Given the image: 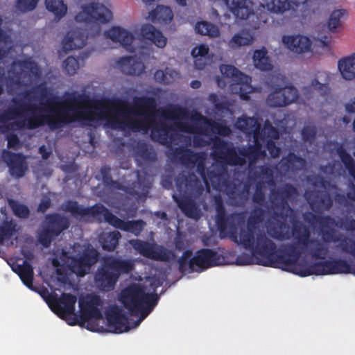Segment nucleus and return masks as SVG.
I'll use <instances>...</instances> for the list:
<instances>
[{
  "label": "nucleus",
  "instance_id": "obj_23",
  "mask_svg": "<svg viewBox=\"0 0 355 355\" xmlns=\"http://www.w3.org/2000/svg\"><path fill=\"white\" fill-rule=\"evenodd\" d=\"M2 158L8 166L10 175L17 178H22L28 170L26 157L20 153H14L9 150H3Z\"/></svg>",
  "mask_w": 355,
  "mask_h": 355
},
{
  "label": "nucleus",
  "instance_id": "obj_25",
  "mask_svg": "<svg viewBox=\"0 0 355 355\" xmlns=\"http://www.w3.org/2000/svg\"><path fill=\"white\" fill-rule=\"evenodd\" d=\"M305 198L311 209L313 211H328L333 206V199L327 191H307L305 192Z\"/></svg>",
  "mask_w": 355,
  "mask_h": 355
},
{
  "label": "nucleus",
  "instance_id": "obj_26",
  "mask_svg": "<svg viewBox=\"0 0 355 355\" xmlns=\"http://www.w3.org/2000/svg\"><path fill=\"white\" fill-rule=\"evenodd\" d=\"M220 166L222 168H207L203 160L197 162V173L207 187L210 183L214 189H216L221 183L227 166Z\"/></svg>",
  "mask_w": 355,
  "mask_h": 355
},
{
  "label": "nucleus",
  "instance_id": "obj_41",
  "mask_svg": "<svg viewBox=\"0 0 355 355\" xmlns=\"http://www.w3.org/2000/svg\"><path fill=\"white\" fill-rule=\"evenodd\" d=\"M121 234L118 231L106 233L100 236L99 241L101 248L105 251L113 252L119 245Z\"/></svg>",
  "mask_w": 355,
  "mask_h": 355
},
{
  "label": "nucleus",
  "instance_id": "obj_61",
  "mask_svg": "<svg viewBox=\"0 0 355 355\" xmlns=\"http://www.w3.org/2000/svg\"><path fill=\"white\" fill-rule=\"evenodd\" d=\"M266 149L269 151L270 156L272 158H277L279 156L281 148L277 146L275 141L269 139L266 141Z\"/></svg>",
  "mask_w": 355,
  "mask_h": 355
},
{
  "label": "nucleus",
  "instance_id": "obj_2",
  "mask_svg": "<svg viewBox=\"0 0 355 355\" xmlns=\"http://www.w3.org/2000/svg\"><path fill=\"white\" fill-rule=\"evenodd\" d=\"M93 107L101 112L113 114L114 119L111 121L113 128H128L135 132L140 130L146 131L148 125L140 119H130L128 114L142 116L144 121L148 123H153L156 116L159 115L165 120L175 121V128L190 134L200 133L207 135V130L198 125L201 123L210 127L212 131L216 132L219 136L227 137L232 132L230 128L225 123L208 119L198 111H194L190 116V119L195 123L194 124L182 122V120L189 118V111L186 107L179 104H168L164 108L157 110V101L153 97H135L134 106H130L119 98L97 100L93 103Z\"/></svg>",
  "mask_w": 355,
  "mask_h": 355
},
{
  "label": "nucleus",
  "instance_id": "obj_8",
  "mask_svg": "<svg viewBox=\"0 0 355 355\" xmlns=\"http://www.w3.org/2000/svg\"><path fill=\"white\" fill-rule=\"evenodd\" d=\"M176 190L178 193H173V200L185 216L191 218L200 216L199 205L195 200L203 195L205 187L202 181L194 173L187 175H182L176 178Z\"/></svg>",
  "mask_w": 355,
  "mask_h": 355
},
{
  "label": "nucleus",
  "instance_id": "obj_30",
  "mask_svg": "<svg viewBox=\"0 0 355 355\" xmlns=\"http://www.w3.org/2000/svg\"><path fill=\"white\" fill-rule=\"evenodd\" d=\"M107 38L119 44L126 50H132V44L134 41V35L127 29L114 26L105 32Z\"/></svg>",
  "mask_w": 355,
  "mask_h": 355
},
{
  "label": "nucleus",
  "instance_id": "obj_22",
  "mask_svg": "<svg viewBox=\"0 0 355 355\" xmlns=\"http://www.w3.org/2000/svg\"><path fill=\"white\" fill-rule=\"evenodd\" d=\"M15 106L8 107L7 109L0 113V123H5L7 121L21 118L25 112H29L33 115H36V111L38 107L36 104L24 103L18 98L12 99Z\"/></svg>",
  "mask_w": 355,
  "mask_h": 355
},
{
  "label": "nucleus",
  "instance_id": "obj_43",
  "mask_svg": "<svg viewBox=\"0 0 355 355\" xmlns=\"http://www.w3.org/2000/svg\"><path fill=\"white\" fill-rule=\"evenodd\" d=\"M111 171L112 168L110 165H103L101 166L99 173L101 180H103V184L109 189H122L121 184L112 179Z\"/></svg>",
  "mask_w": 355,
  "mask_h": 355
},
{
  "label": "nucleus",
  "instance_id": "obj_42",
  "mask_svg": "<svg viewBox=\"0 0 355 355\" xmlns=\"http://www.w3.org/2000/svg\"><path fill=\"white\" fill-rule=\"evenodd\" d=\"M17 232V224L12 220H4L0 223V245L10 239Z\"/></svg>",
  "mask_w": 355,
  "mask_h": 355
},
{
  "label": "nucleus",
  "instance_id": "obj_4",
  "mask_svg": "<svg viewBox=\"0 0 355 355\" xmlns=\"http://www.w3.org/2000/svg\"><path fill=\"white\" fill-rule=\"evenodd\" d=\"M91 100L74 92L67 94L65 99L60 101L58 97H51L45 104L48 113L34 115L24 120L15 121L10 124L11 128L34 130L46 124L51 130H57L74 121L94 119L93 112L83 105Z\"/></svg>",
  "mask_w": 355,
  "mask_h": 355
},
{
  "label": "nucleus",
  "instance_id": "obj_10",
  "mask_svg": "<svg viewBox=\"0 0 355 355\" xmlns=\"http://www.w3.org/2000/svg\"><path fill=\"white\" fill-rule=\"evenodd\" d=\"M99 256L98 252L94 247L88 246L78 256H71L63 250L60 259L67 264L71 273L78 277H84L90 272L92 267L97 263Z\"/></svg>",
  "mask_w": 355,
  "mask_h": 355
},
{
  "label": "nucleus",
  "instance_id": "obj_64",
  "mask_svg": "<svg viewBox=\"0 0 355 355\" xmlns=\"http://www.w3.org/2000/svg\"><path fill=\"white\" fill-rule=\"evenodd\" d=\"M209 53V48L204 44L193 48L191 51V55L193 57H206Z\"/></svg>",
  "mask_w": 355,
  "mask_h": 355
},
{
  "label": "nucleus",
  "instance_id": "obj_37",
  "mask_svg": "<svg viewBox=\"0 0 355 355\" xmlns=\"http://www.w3.org/2000/svg\"><path fill=\"white\" fill-rule=\"evenodd\" d=\"M338 71L345 80L355 78V53L338 61Z\"/></svg>",
  "mask_w": 355,
  "mask_h": 355
},
{
  "label": "nucleus",
  "instance_id": "obj_12",
  "mask_svg": "<svg viewBox=\"0 0 355 355\" xmlns=\"http://www.w3.org/2000/svg\"><path fill=\"white\" fill-rule=\"evenodd\" d=\"M227 8L236 19H247L254 13L251 0H224ZM268 9L275 13H282L289 8L288 0H264Z\"/></svg>",
  "mask_w": 355,
  "mask_h": 355
},
{
  "label": "nucleus",
  "instance_id": "obj_16",
  "mask_svg": "<svg viewBox=\"0 0 355 355\" xmlns=\"http://www.w3.org/2000/svg\"><path fill=\"white\" fill-rule=\"evenodd\" d=\"M130 243L140 255L147 259L160 261H169L175 259V254L162 245L150 243L139 239H131Z\"/></svg>",
  "mask_w": 355,
  "mask_h": 355
},
{
  "label": "nucleus",
  "instance_id": "obj_47",
  "mask_svg": "<svg viewBox=\"0 0 355 355\" xmlns=\"http://www.w3.org/2000/svg\"><path fill=\"white\" fill-rule=\"evenodd\" d=\"M45 3L46 8L58 19L62 18L67 13V6L64 3L63 0H46Z\"/></svg>",
  "mask_w": 355,
  "mask_h": 355
},
{
  "label": "nucleus",
  "instance_id": "obj_44",
  "mask_svg": "<svg viewBox=\"0 0 355 355\" xmlns=\"http://www.w3.org/2000/svg\"><path fill=\"white\" fill-rule=\"evenodd\" d=\"M253 36L248 31H241L233 35L229 42V46L232 49H236L242 46H248L252 44Z\"/></svg>",
  "mask_w": 355,
  "mask_h": 355
},
{
  "label": "nucleus",
  "instance_id": "obj_46",
  "mask_svg": "<svg viewBox=\"0 0 355 355\" xmlns=\"http://www.w3.org/2000/svg\"><path fill=\"white\" fill-rule=\"evenodd\" d=\"M195 31L202 35H208L210 37H216L220 35L218 28L214 24L206 21L197 22L195 25Z\"/></svg>",
  "mask_w": 355,
  "mask_h": 355
},
{
  "label": "nucleus",
  "instance_id": "obj_31",
  "mask_svg": "<svg viewBox=\"0 0 355 355\" xmlns=\"http://www.w3.org/2000/svg\"><path fill=\"white\" fill-rule=\"evenodd\" d=\"M116 64L123 74L129 76H139L144 70L142 62L132 55L119 58Z\"/></svg>",
  "mask_w": 355,
  "mask_h": 355
},
{
  "label": "nucleus",
  "instance_id": "obj_60",
  "mask_svg": "<svg viewBox=\"0 0 355 355\" xmlns=\"http://www.w3.org/2000/svg\"><path fill=\"white\" fill-rule=\"evenodd\" d=\"M7 147L8 148L19 149L21 147L22 143L20 141L18 136L15 133H10L6 135Z\"/></svg>",
  "mask_w": 355,
  "mask_h": 355
},
{
  "label": "nucleus",
  "instance_id": "obj_28",
  "mask_svg": "<svg viewBox=\"0 0 355 355\" xmlns=\"http://www.w3.org/2000/svg\"><path fill=\"white\" fill-rule=\"evenodd\" d=\"M87 41V36L83 31L73 29L69 31L65 35L62 44V50L65 53L74 49L83 48Z\"/></svg>",
  "mask_w": 355,
  "mask_h": 355
},
{
  "label": "nucleus",
  "instance_id": "obj_40",
  "mask_svg": "<svg viewBox=\"0 0 355 355\" xmlns=\"http://www.w3.org/2000/svg\"><path fill=\"white\" fill-rule=\"evenodd\" d=\"M267 53H268V51L263 47L259 50L254 51L253 54V62L255 67L263 71H268L272 68Z\"/></svg>",
  "mask_w": 355,
  "mask_h": 355
},
{
  "label": "nucleus",
  "instance_id": "obj_20",
  "mask_svg": "<svg viewBox=\"0 0 355 355\" xmlns=\"http://www.w3.org/2000/svg\"><path fill=\"white\" fill-rule=\"evenodd\" d=\"M223 261L224 257L216 250L202 248L197 250L195 255L191 258L190 266L196 265L197 272H200L211 267L220 265Z\"/></svg>",
  "mask_w": 355,
  "mask_h": 355
},
{
  "label": "nucleus",
  "instance_id": "obj_5",
  "mask_svg": "<svg viewBox=\"0 0 355 355\" xmlns=\"http://www.w3.org/2000/svg\"><path fill=\"white\" fill-rule=\"evenodd\" d=\"M254 144L248 147L239 148L237 152L232 143L215 137L211 139L212 158L215 162L225 167L227 166L242 167L246 164V159L249 160V166H253L259 159H263L266 155V150L262 148L260 141L259 140H254Z\"/></svg>",
  "mask_w": 355,
  "mask_h": 355
},
{
  "label": "nucleus",
  "instance_id": "obj_38",
  "mask_svg": "<svg viewBox=\"0 0 355 355\" xmlns=\"http://www.w3.org/2000/svg\"><path fill=\"white\" fill-rule=\"evenodd\" d=\"M174 15L168 6H157L155 9L150 11V19L154 23L168 24Z\"/></svg>",
  "mask_w": 355,
  "mask_h": 355
},
{
  "label": "nucleus",
  "instance_id": "obj_6",
  "mask_svg": "<svg viewBox=\"0 0 355 355\" xmlns=\"http://www.w3.org/2000/svg\"><path fill=\"white\" fill-rule=\"evenodd\" d=\"M63 210L79 220H86L90 217L102 215L105 220L112 227L123 232H130L135 236H139L141 234L146 225V223L141 219L123 220L101 204H96L90 207H84L79 205L78 202L69 200L63 205Z\"/></svg>",
  "mask_w": 355,
  "mask_h": 355
},
{
  "label": "nucleus",
  "instance_id": "obj_7",
  "mask_svg": "<svg viewBox=\"0 0 355 355\" xmlns=\"http://www.w3.org/2000/svg\"><path fill=\"white\" fill-rule=\"evenodd\" d=\"M119 301L132 316H139L132 328H136L151 313L159 300L155 292L147 293L145 288L138 283H132L123 288Z\"/></svg>",
  "mask_w": 355,
  "mask_h": 355
},
{
  "label": "nucleus",
  "instance_id": "obj_34",
  "mask_svg": "<svg viewBox=\"0 0 355 355\" xmlns=\"http://www.w3.org/2000/svg\"><path fill=\"white\" fill-rule=\"evenodd\" d=\"M306 166V160L293 152H289L285 157H283L279 164L280 169L285 172H295Z\"/></svg>",
  "mask_w": 355,
  "mask_h": 355
},
{
  "label": "nucleus",
  "instance_id": "obj_53",
  "mask_svg": "<svg viewBox=\"0 0 355 355\" xmlns=\"http://www.w3.org/2000/svg\"><path fill=\"white\" fill-rule=\"evenodd\" d=\"M8 205H10L12 212L17 217L24 219L28 218L30 210L26 205L13 200H10Z\"/></svg>",
  "mask_w": 355,
  "mask_h": 355
},
{
  "label": "nucleus",
  "instance_id": "obj_29",
  "mask_svg": "<svg viewBox=\"0 0 355 355\" xmlns=\"http://www.w3.org/2000/svg\"><path fill=\"white\" fill-rule=\"evenodd\" d=\"M282 42L289 50L295 53H304L311 49V42L310 39L304 35H284Z\"/></svg>",
  "mask_w": 355,
  "mask_h": 355
},
{
  "label": "nucleus",
  "instance_id": "obj_18",
  "mask_svg": "<svg viewBox=\"0 0 355 355\" xmlns=\"http://www.w3.org/2000/svg\"><path fill=\"white\" fill-rule=\"evenodd\" d=\"M46 302L58 316L64 319L67 315L73 313L76 297L68 293H62L60 297L49 294Z\"/></svg>",
  "mask_w": 355,
  "mask_h": 355
},
{
  "label": "nucleus",
  "instance_id": "obj_32",
  "mask_svg": "<svg viewBox=\"0 0 355 355\" xmlns=\"http://www.w3.org/2000/svg\"><path fill=\"white\" fill-rule=\"evenodd\" d=\"M140 34L143 39L150 41L158 48H164L166 44V38L162 32L151 24H144Z\"/></svg>",
  "mask_w": 355,
  "mask_h": 355
},
{
  "label": "nucleus",
  "instance_id": "obj_62",
  "mask_svg": "<svg viewBox=\"0 0 355 355\" xmlns=\"http://www.w3.org/2000/svg\"><path fill=\"white\" fill-rule=\"evenodd\" d=\"M338 227L344 228L348 232H354L355 231V219L347 217L345 219L342 220Z\"/></svg>",
  "mask_w": 355,
  "mask_h": 355
},
{
  "label": "nucleus",
  "instance_id": "obj_48",
  "mask_svg": "<svg viewBox=\"0 0 355 355\" xmlns=\"http://www.w3.org/2000/svg\"><path fill=\"white\" fill-rule=\"evenodd\" d=\"M135 155L142 162L150 164L156 160L155 153L150 150L145 143H138L136 150Z\"/></svg>",
  "mask_w": 355,
  "mask_h": 355
},
{
  "label": "nucleus",
  "instance_id": "obj_49",
  "mask_svg": "<svg viewBox=\"0 0 355 355\" xmlns=\"http://www.w3.org/2000/svg\"><path fill=\"white\" fill-rule=\"evenodd\" d=\"M192 252L191 250H185L178 262L179 265V270L182 273L198 272L196 265L190 266L191 258L192 257Z\"/></svg>",
  "mask_w": 355,
  "mask_h": 355
},
{
  "label": "nucleus",
  "instance_id": "obj_24",
  "mask_svg": "<svg viewBox=\"0 0 355 355\" xmlns=\"http://www.w3.org/2000/svg\"><path fill=\"white\" fill-rule=\"evenodd\" d=\"M223 187L224 191L231 201V203L236 206L245 205L248 199L249 188L247 186L242 187L240 183L227 180L220 181L218 187Z\"/></svg>",
  "mask_w": 355,
  "mask_h": 355
},
{
  "label": "nucleus",
  "instance_id": "obj_19",
  "mask_svg": "<svg viewBox=\"0 0 355 355\" xmlns=\"http://www.w3.org/2000/svg\"><path fill=\"white\" fill-rule=\"evenodd\" d=\"M220 73L225 77H229L236 81V87H239V97L243 100H249L250 94L252 87L251 85L252 78L241 73L235 67L229 64L220 65Z\"/></svg>",
  "mask_w": 355,
  "mask_h": 355
},
{
  "label": "nucleus",
  "instance_id": "obj_55",
  "mask_svg": "<svg viewBox=\"0 0 355 355\" xmlns=\"http://www.w3.org/2000/svg\"><path fill=\"white\" fill-rule=\"evenodd\" d=\"M317 134L315 125H304L301 131L302 139L305 143L311 144L317 138Z\"/></svg>",
  "mask_w": 355,
  "mask_h": 355
},
{
  "label": "nucleus",
  "instance_id": "obj_9",
  "mask_svg": "<svg viewBox=\"0 0 355 355\" xmlns=\"http://www.w3.org/2000/svg\"><path fill=\"white\" fill-rule=\"evenodd\" d=\"M135 269V261L121 257L107 256L103 258V263L94 275L96 287L101 291L114 289L121 275H128Z\"/></svg>",
  "mask_w": 355,
  "mask_h": 355
},
{
  "label": "nucleus",
  "instance_id": "obj_35",
  "mask_svg": "<svg viewBox=\"0 0 355 355\" xmlns=\"http://www.w3.org/2000/svg\"><path fill=\"white\" fill-rule=\"evenodd\" d=\"M171 157L173 159L178 160L182 164H195L198 162L199 155L194 153L190 148L184 146L172 148L171 146Z\"/></svg>",
  "mask_w": 355,
  "mask_h": 355
},
{
  "label": "nucleus",
  "instance_id": "obj_52",
  "mask_svg": "<svg viewBox=\"0 0 355 355\" xmlns=\"http://www.w3.org/2000/svg\"><path fill=\"white\" fill-rule=\"evenodd\" d=\"M259 177L262 180H265V182H263L271 187L275 186V181L274 179V168L268 165H261L259 166Z\"/></svg>",
  "mask_w": 355,
  "mask_h": 355
},
{
  "label": "nucleus",
  "instance_id": "obj_27",
  "mask_svg": "<svg viewBox=\"0 0 355 355\" xmlns=\"http://www.w3.org/2000/svg\"><path fill=\"white\" fill-rule=\"evenodd\" d=\"M107 324L110 328H114L115 333L127 331L131 327L127 326L128 318L117 306H113L105 312Z\"/></svg>",
  "mask_w": 355,
  "mask_h": 355
},
{
  "label": "nucleus",
  "instance_id": "obj_11",
  "mask_svg": "<svg viewBox=\"0 0 355 355\" xmlns=\"http://www.w3.org/2000/svg\"><path fill=\"white\" fill-rule=\"evenodd\" d=\"M338 226L334 218L329 215L320 218V234L325 243H338V248L344 252L355 257V240L343 234L336 235V231L332 227Z\"/></svg>",
  "mask_w": 355,
  "mask_h": 355
},
{
  "label": "nucleus",
  "instance_id": "obj_51",
  "mask_svg": "<svg viewBox=\"0 0 355 355\" xmlns=\"http://www.w3.org/2000/svg\"><path fill=\"white\" fill-rule=\"evenodd\" d=\"M346 12L345 9L334 10L329 16L328 29L331 32H337V29L342 26L341 18Z\"/></svg>",
  "mask_w": 355,
  "mask_h": 355
},
{
  "label": "nucleus",
  "instance_id": "obj_33",
  "mask_svg": "<svg viewBox=\"0 0 355 355\" xmlns=\"http://www.w3.org/2000/svg\"><path fill=\"white\" fill-rule=\"evenodd\" d=\"M172 130V125L165 122H159L153 126L151 137L153 140L160 143L162 145L171 146L173 140V137L171 134Z\"/></svg>",
  "mask_w": 355,
  "mask_h": 355
},
{
  "label": "nucleus",
  "instance_id": "obj_57",
  "mask_svg": "<svg viewBox=\"0 0 355 355\" xmlns=\"http://www.w3.org/2000/svg\"><path fill=\"white\" fill-rule=\"evenodd\" d=\"M63 67L67 75L73 76L80 67V64L73 56H68L63 62Z\"/></svg>",
  "mask_w": 355,
  "mask_h": 355
},
{
  "label": "nucleus",
  "instance_id": "obj_58",
  "mask_svg": "<svg viewBox=\"0 0 355 355\" xmlns=\"http://www.w3.org/2000/svg\"><path fill=\"white\" fill-rule=\"evenodd\" d=\"M39 0H17V8L21 12L33 10L37 5Z\"/></svg>",
  "mask_w": 355,
  "mask_h": 355
},
{
  "label": "nucleus",
  "instance_id": "obj_1",
  "mask_svg": "<svg viewBox=\"0 0 355 355\" xmlns=\"http://www.w3.org/2000/svg\"><path fill=\"white\" fill-rule=\"evenodd\" d=\"M297 194V189L289 183L270 190V200L277 211H274L272 218L266 222L268 235L281 241L292 238L295 241V243L285 244L284 249L279 252L281 254L272 268H279L302 277L313 275H333L331 259L311 264L305 261H300L301 254L306 248H309L313 259H324L327 248L319 240L311 238L309 227L302 222L293 221L292 227L286 222L288 212L292 211L288 203Z\"/></svg>",
  "mask_w": 355,
  "mask_h": 355
},
{
  "label": "nucleus",
  "instance_id": "obj_21",
  "mask_svg": "<svg viewBox=\"0 0 355 355\" xmlns=\"http://www.w3.org/2000/svg\"><path fill=\"white\" fill-rule=\"evenodd\" d=\"M298 98V91L293 86L277 87L271 92L266 98V103L270 107H285L295 101Z\"/></svg>",
  "mask_w": 355,
  "mask_h": 355
},
{
  "label": "nucleus",
  "instance_id": "obj_14",
  "mask_svg": "<svg viewBox=\"0 0 355 355\" xmlns=\"http://www.w3.org/2000/svg\"><path fill=\"white\" fill-rule=\"evenodd\" d=\"M238 128L248 133H252L254 141L264 142L269 139L277 140L279 137L278 130L268 121H266L263 127L254 118H245L238 121Z\"/></svg>",
  "mask_w": 355,
  "mask_h": 355
},
{
  "label": "nucleus",
  "instance_id": "obj_59",
  "mask_svg": "<svg viewBox=\"0 0 355 355\" xmlns=\"http://www.w3.org/2000/svg\"><path fill=\"white\" fill-rule=\"evenodd\" d=\"M10 42V37L0 27V60L3 59L8 53V49L1 46V44L6 45Z\"/></svg>",
  "mask_w": 355,
  "mask_h": 355
},
{
  "label": "nucleus",
  "instance_id": "obj_45",
  "mask_svg": "<svg viewBox=\"0 0 355 355\" xmlns=\"http://www.w3.org/2000/svg\"><path fill=\"white\" fill-rule=\"evenodd\" d=\"M178 71L166 67L165 70H157L155 73V78L157 81L163 84H171L180 78Z\"/></svg>",
  "mask_w": 355,
  "mask_h": 355
},
{
  "label": "nucleus",
  "instance_id": "obj_50",
  "mask_svg": "<svg viewBox=\"0 0 355 355\" xmlns=\"http://www.w3.org/2000/svg\"><path fill=\"white\" fill-rule=\"evenodd\" d=\"M333 275L349 274L352 272V265L345 259H331Z\"/></svg>",
  "mask_w": 355,
  "mask_h": 355
},
{
  "label": "nucleus",
  "instance_id": "obj_15",
  "mask_svg": "<svg viewBox=\"0 0 355 355\" xmlns=\"http://www.w3.org/2000/svg\"><path fill=\"white\" fill-rule=\"evenodd\" d=\"M103 302L97 295H87L79 300V318L83 323L87 322V328L91 331H95L94 324L90 320H100L102 318L101 307Z\"/></svg>",
  "mask_w": 355,
  "mask_h": 355
},
{
  "label": "nucleus",
  "instance_id": "obj_56",
  "mask_svg": "<svg viewBox=\"0 0 355 355\" xmlns=\"http://www.w3.org/2000/svg\"><path fill=\"white\" fill-rule=\"evenodd\" d=\"M309 0H296L295 2L290 3L288 1V3L289 4V8L286 9V10H290L291 12H290V17H300L303 15L301 14V12L304 8L306 6V3Z\"/></svg>",
  "mask_w": 355,
  "mask_h": 355
},
{
  "label": "nucleus",
  "instance_id": "obj_3",
  "mask_svg": "<svg viewBox=\"0 0 355 355\" xmlns=\"http://www.w3.org/2000/svg\"><path fill=\"white\" fill-rule=\"evenodd\" d=\"M215 207V223L220 234H225L236 244L250 251L257 259V263L263 266L272 267L279 259L281 250L285 245L277 248V244L257 226L263 220L265 211L257 205L251 211L245 225V212L227 214L223 198L219 194L213 196Z\"/></svg>",
  "mask_w": 355,
  "mask_h": 355
},
{
  "label": "nucleus",
  "instance_id": "obj_36",
  "mask_svg": "<svg viewBox=\"0 0 355 355\" xmlns=\"http://www.w3.org/2000/svg\"><path fill=\"white\" fill-rule=\"evenodd\" d=\"M13 270L18 275L23 284L28 288L33 290V281L34 280V269L33 266L26 260L22 264H19Z\"/></svg>",
  "mask_w": 355,
  "mask_h": 355
},
{
  "label": "nucleus",
  "instance_id": "obj_54",
  "mask_svg": "<svg viewBox=\"0 0 355 355\" xmlns=\"http://www.w3.org/2000/svg\"><path fill=\"white\" fill-rule=\"evenodd\" d=\"M265 200L264 182L259 181L256 183L254 192L252 195V201L256 205L263 206Z\"/></svg>",
  "mask_w": 355,
  "mask_h": 355
},
{
  "label": "nucleus",
  "instance_id": "obj_39",
  "mask_svg": "<svg viewBox=\"0 0 355 355\" xmlns=\"http://www.w3.org/2000/svg\"><path fill=\"white\" fill-rule=\"evenodd\" d=\"M336 146V151L338 157H340L341 162L344 166L348 171L349 174L354 178L355 181V161L351 155L347 151L343 144L335 143Z\"/></svg>",
  "mask_w": 355,
  "mask_h": 355
},
{
  "label": "nucleus",
  "instance_id": "obj_63",
  "mask_svg": "<svg viewBox=\"0 0 355 355\" xmlns=\"http://www.w3.org/2000/svg\"><path fill=\"white\" fill-rule=\"evenodd\" d=\"M346 197L355 202V185L354 184L349 185V191L347 193L346 196L344 194H338L337 195L336 199L340 202H343L346 200Z\"/></svg>",
  "mask_w": 355,
  "mask_h": 355
},
{
  "label": "nucleus",
  "instance_id": "obj_17",
  "mask_svg": "<svg viewBox=\"0 0 355 355\" xmlns=\"http://www.w3.org/2000/svg\"><path fill=\"white\" fill-rule=\"evenodd\" d=\"M112 19V12L108 8L94 2L84 6L83 12L78 13L75 17L76 21L98 24H107Z\"/></svg>",
  "mask_w": 355,
  "mask_h": 355
},
{
  "label": "nucleus",
  "instance_id": "obj_13",
  "mask_svg": "<svg viewBox=\"0 0 355 355\" xmlns=\"http://www.w3.org/2000/svg\"><path fill=\"white\" fill-rule=\"evenodd\" d=\"M70 225L67 217L59 213H50L44 216V227L38 234V241L44 247L50 246L53 239L67 230Z\"/></svg>",
  "mask_w": 355,
  "mask_h": 355
}]
</instances>
